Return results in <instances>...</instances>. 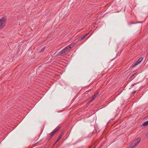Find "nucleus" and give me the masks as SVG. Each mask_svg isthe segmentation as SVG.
I'll return each instance as SVG.
<instances>
[{
	"label": "nucleus",
	"mask_w": 148,
	"mask_h": 148,
	"mask_svg": "<svg viewBox=\"0 0 148 148\" xmlns=\"http://www.w3.org/2000/svg\"><path fill=\"white\" fill-rule=\"evenodd\" d=\"M6 18L5 16L2 17L0 19V30L5 26L6 23Z\"/></svg>",
	"instance_id": "f257e3e1"
},
{
	"label": "nucleus",
	"mask_w": 148,
	"mask_h": 148,
	"mask_svg": "<svg viewBox=\"0 0 148 148\" xmlns=\"http://www.w3.org/2000/svg\"><path fill=\"white\" fill-rule=\"evenodd\" d=\"M60 127H58L53 130L51 132V134L50 135V136L49 139V140L52 137H53L54 135L56 134V132L60 130Z\"/></svg>",
	"instance_id": "f03ea898"
},
{
	"label": "nucleus",
	"mask_w": 148,
	"mask_h": 148,
	"mask_svg": "<svg viewBox=\"0 0 148 148\" xmlns=\"http://www.w3.org/2000/svg\"><path fill=\"white\" fill-rule=\"evenodd\" d=\"M68 53V52L66 51L64 49H63L61 51H60L58 53L57 55H61L62 56H64L67 54Z\"/></svg>",
	"instance_id": "7ed1b4c3"
},
{
	"label": "nucleus",
	"mask_w": 148,
	"mask_h": 148,
	"mask_svg": "<svg viewBox=\"0 0 148 148\" xmlns=\"http://www.w3.org/2000/svg\"><path fill=\"white\" fill-rule=\"evenodd\" d=\"M137 145L135 143V142H133L129 146L128 148H133L134 147L136 146Z\"/></svg>",
	"instance_id": "20e7f679"
},
{
	"label": "nucleus",
	"mask_w": 148,
	"mask_h": 148,
	"mask_svg": "<svg viewBox=\"0 0 148 148\" xmlns=\"http://www.w3.org/2000/svg\"><path fill=\"white\" fill-rule=\"evenodd\" d=\"M140 138H137L136 140H135L134 142H135V143L136 144L138 145L140 140Z\"/></svg>",
	"instance_id": "39448f33"
},
{
	"label": "nucleus",
	"mask_w": 148,
	"mask_h": 148,
	"mask_svg": "<svg viewBox=\"0 0 148 148\" xmlns=\"http://www.w3.org/2000/svg\"><path fill=\"white\" fill-rule=\"evenodd\" d=\"M64 134V133L63 132H62L60 134L59 136L58 137V139H59V140H60L61 137L63 136V135Z\"/></svg>",
	"instance_id": "423d86ee"
},
{
	"label": "nucleus",
	"mask_w": 148,
	"mask_h": 148,
	"mask_svg": "<svg viewBox=\"0 0 148 148\" xmlns=\"http://www.w3.org/2000/svg\"><path fill=\"white\" fill-rule=\"evenodd\" d=\"M143 59V58H140L136 61V62L138 63L139 64L142 61Z\"/></svg>",
	"instance_id": "0eeeda50"
},
{
	"label": "nucleus",
	"mask_w": 148,
	"mask_h": 148,
	"mask_svg": "<svg viewBox=\"0 0 148 148\" xmlns=\"http://www.w3.org/2000/svg\"><path fill=\"white\" fill-rule=\"evenodd\" d=\"M74 45V44L71 43V44L70 45H69L68 46V47L69 49H70L71 48H73Z\"/></svg>",
	"instance_id": "6e6552de"
},
{
	"label": "nucleus",
	"mask_w": 148,
	"mask_h": 148,
	"mask_svg": "<svg viewBox=\"0 0 148 148\" xmlns=\"http://www.w3.org/2000/svg\"><path fill=\"white\" fill-rule=\"evenodd\" d=\"M147 125H148V121L145 122L142 124V126H145Z\"/></svg>",
	"instance_id": "1a4fd4ad"
},
{
	"label": "nucleus",
	"mask_w": 148,
	"mask_h": 148,
	"mask_svg": "<svg viewBox=\"0 0 148 148\" xmlns=\"http://www.w3.org/2000/svg\"><path fill=\"white\" fill-rule=\"evenodd\" d=\"M99 93V92L98 91H97L95 93L94 95L93 96L95 98L98 95Z\"/></svg>",
	"instance_id": "9d476101"
},
{
	"label": "nucleus",
	"mask_w": 148,
	"mask_h": 148,
	"mask_svg": "<svg viewBox=\"0 0 148 148\" xmlns=\"http://www.w3.org/2000/svg\"><path fill=\"white\" fill-rule=\"evenodd\" d=\"M95 98L93 96L92 97L90 98V100L88 102L89 103H90L92 101L95 99Z\"/></svg>",
	"instance_id": "9b49d317"
},
{
	"label": "nucleus",
	"mask_w": 148,
	"mask_h": 148,
	"mask_svg": "<svg viewBox=\"0 0 148 148\" xmlns=\"http://www.w3.org/2000/svg\"><path fill=\"white\" fill-rule=\"evenodd\" d=\"M83 39H84V38L82 36H80L78 38V40L79 41H80L82 40Z\"/></svg>",
	"instance_id": "f8f14e48"
},
{
	"label": "nucleus",
	"mask_w": 148,
	"mask_h": 148,
	"mask_svg": "<svg viewBox=\"0 0 148 148\" xmlns=\"http://www.w3.org/2000/svg\"><path fill=\"white\" fill-rule=\"evenodd\" d=\"M139 64L136 61L135 63L133 65H132V67L133 68L135 67L137 65Z\"/></svg>",
	"instance_id": "ddd939ff"
},
{
	"label": "nucleus",
	"mask_w": 148,
	"mask_h": 148,
	"mask_svg": "<svg viewBox=\"0 0 148 148\" xmlns=\"http://www.w3.org/2000/svg\"><path fill=\"white\" fill-rule=\"evenodd\" d=\"M66 51L67 52L68 50V49H69L68 47V46L66 47L65 48H64Z\"/></svg>",
	"instance_id": "4468645a"
},
{
	"label": "nucleus",
	"mask_w": 148,
	"mask_h": 148,
	"mask_svg": "<svg viewBox=\"0 0 148 148\" xmlns=\"http://www.w3.org/2000/svg\"><path fill=\"white\" fill-rule=\"evenodd\" d=\"M136 23L131 22V23H129V25H131V24H135Z\"/></svg>",
	"instance_id": "2eb2a0df"
},
{
	"label": "nucleus",
	"mask_w": 148,
	"mask_h": 148,
	"mask_svg": "<svg viewBox=\"0 0 148 148\" xmlns=\"http://www.w3.org/2000/svg\"><path fill=\"white\" fill-rule=\"evenodd\" d=\"M136 92V91H134L132 92V95H134Z\"/></svg>",
	"instance_id": "dca6fc26"
},
{
	"label": "nucleus",
	"mask_w": 148,
	"mask_h": 148,
	"mask_svg": "<svg viewBox=\"0 0 148 148\" xmlns=\"http://www.w3.org/2000/svg\"><path fill=\"white\" fill-rule=\"evenodd\" d=\"M59 140V139H57V140L56 141L55 143H54L53 145H54Z\"/></svg>",
	"instance_id": "f3484780"
},
{
	"label": "nucleus",
	"mask_w": 148,
	"mask_h": 148,
	"mask_svg": "<svg viewBox=\"0 0 148 148\" xmlns=\"http://www.w3.org/2000/svg\"><path fill=\"white\" fill-rule=\"evenodd\" d=\"M136 73H135L132 75L131 76V77H134L135 76V75H136Z\"/></svg>",
	"instance_id": "a211bd4d"
},
{
	"label": "nucleus",
	"mask_w": 148,
	"mask_h": 148,
	"mask_svg": "<svg viewBox=\"0 0 148 148\" xmlns=\"http://www.w3.org/2000/svg\"><path fill=\"white\" fill-rule=\"evenodd\" d=\"M82 36L83 38L84 39L86 37L85 35L83 36Z\"/></svg>",
	"instance_id": "6ab92c4d"
},
{
	"label": "nucleus",
	"mask_w": 148,
	"mask_h": 148,
	"mask_svg": "<svg viewBox=\"0 0 148 148\" xmlns=\"http://www.w3.org/2000/svg\"><path fill=\"white\" fill-rule=\"evenodd\" d=\"M89 33H87L86 34H85V36H87V35Z\"/></svg>",
	"instance_id": "aec40b11"
},
{
	"label": "nucleus",
	"mask_w": 148,
	"mask_h": 148,
	"mask_svg": "<svg viewBox=\"0 0 148 148\" xmlns=\"http://www.w3.org/2000/svg\"><path fill=\"white\" fill-rule=\"evenodd\" d=\"M44 49V48H43L41 50V51H43Z\"/></svg>",
	"instance_id": "412c9836"
},
{
	"label": "nucleus",
	"mask_w": 148,
	"mask_h": 148,
	"mask_svg": "<svg viewBox=\"0 0 148 148\" xmlns=\"http://www.w3.org/2000/svg\"><path fill=\"white\" fill-rule=\"evenodd\" d=\"M138 84V83L135 84H134L133 86H134L135 85H136V84Z\"/></svg>",
	"instance_id": "4be33fe9"
},
{
	"label": "nucleus",
	"mask_w": 148,
	"mask_h": 148,
	"mask_svg": "<svg viewBox=\"0 0 148 148\" xmlns=\"http://www.w3.org/2000/svg\"><path fill=\"white\" fill-rule=\"evenodd\" d=\"M143 22H138L137 23H142Z\"/></svg>",
	"instance_id": "5701e85b"
},
{
	"label": "nucleus",
	"mask_w": 148,
	"mask_h": 148,
	"mask_svg": "<svg viewBox=\"0 0 148 148\" xmlns=\"http://www.w3.org/2000/svg\"><path fill=\"white\" fill-rule=\"evenodd\" d=\"M40 141H39V142H40ZM38 142H39V141L38 142H37V143H38Z\"/></svg>",
	"instance_id": "b1692460"
}]
</instances>
